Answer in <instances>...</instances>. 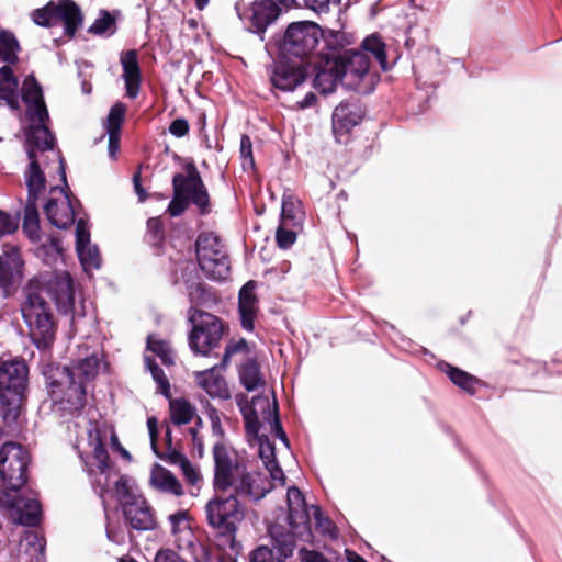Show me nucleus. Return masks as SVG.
I'll list each match as a JSON object with an SVG mask.
<instances>
[{"mask_svg":"<svg viewBox=\"0 0 562 562\" xmlns=\"http://www.w3.org/2000/svg\"><path fill=\"white\" fill-rule=\"evenodd\" d=\"M214 488L216 495L205 505L206 520L216 530V546L229 559L240 552L236 540L246 515L245 501L258 502L272 488L265 473L249 469L236 451L217 445L214 451Z\"/></svg>","mask_w":562,"mask_h":562,"instance_id":"1","label":"nucleus"},{"mask_svg":"<svg viewBox=\"0 0 562 562\" xmlns=\"http://www.w3.org/2000/svg\"><path fill=\"white\" fill-rule=\"evenodd\" d=\"M29 451L20 443L5 442L0 449V508L14 524L35 526L41 504L33 492L23 491L27 480Z\"/></svg>","mask_w":562,"mask_h":562,"instance_id":"2","label":"nucleus"},{"mask_svg":"<svg viewBox=\"0 0 562 562\" xmlns=\"http://www.w3.org/2000/svg\"><path fill=\"white\" fill-rule=\"evenodd\" d=\"M241 411L247 435L257 440L259 445V456L271 480L283 485L285 475L276 461L274 447L267 436H259L261 422H263L269 425L270 431L274 434L277 438L281 439L286 447L289 446V440L278 416L277 402L274 400L271 402L268 396H255L251 404L244 407Z\"/></svg>","mask_w":562,"mask_h":562,"instance_id":"3","label":"nucleus"},{"mask_svg":"<svg viewBox=\"0 0 562 562\" xmlns=\"http://www.w3.org/2000/svg\"><path fill=\"white\" fill-rule=\"evenodd\" d=\"M24 292L25 300L21 305V312L29 327L30 337L38 349L49 348L55 339V324L44 294L43 282L38 279L31 280Z\"/></svg>","mask_w":562,"mask_h":562,"instance_id":"4","label":"nucleus"},{"mask_svg":"<svg viewBox=\"0 0 562 562\" xmlns=\"http://www.w3.org/2000/svg\"><path fill=\"white\" fill-rule=\"evenodd\" d=\"M88 445L91 448L92 458L95 461V469L82 454H80V458L88 475L92 479V484L100 488L99 494L102 497L108 491L112 475L106 451L108 445H111L115 450H122L125 456H128V453L121 447L114 428L105 422L90 424L88 429Z\"/></svg>","mask_w":562,"mask_h":562,"instance_id":"5","label":"nucleus"},{"mask_svg":"<svg viewBox=\"0 0 562 562\" xmlns=\"http://www.w3.org/2000/svg\"><path fill=\"white\" fill-rule=\"evenodd\" d=\"M369 53L381 65L382 69H386L385 45L378 35H370L363 40L361 50H349L345 58L339 60L346 86L358 91H364L360 83L369 76Z\"/></svg>","mask_w":562,"mask_h":562,"instance_id":"6","label":"nucleus"},{"mask_svg":"<svg viewBox=\"0 0 562 562\" xmlns=\"http://www.w3.org/2000/svg\"><path fill=\"white\" fill-rule=\"evenodd\" d=\"M184 171V173L173 176V198L168 206L169 214L171 216L181 215L189 203L196 205L202 214L209 213V194L196 167L193 164H188Z\"/></svg>","mask_w":562,"mask_h":562,"instance_id":"7","label":"nucleus"},{"mask_svg":"<svg viewBox=\"0 0 562 562\" xmlns=\"http://www.w3.org/2000/svg\"><path fill=\"white\" fill-rule=\"evenodd\" d=\"M53 402L61 411L74 414L83 408L87 396V384L67 373L66 367L55 366L44 372Z\"/></svg>","mask_w":562,"mask_h":562,"instance_id":"8","label":"nucleus"},{"mask_svg":"<svg viewBox=\"0 0 562 562\" xmlns=\"http://www.w3.org/2000/svg\"><path fill=\"white\" fill-rule=\"evenodd\" d=\"M115 495L128 525L136 530H151L156 526L153 508L130 480L122 475L115 481Z\"/></svg>","mask_w":562,"mask_h":562,"instance_id":"9","label":"nucleus"},{"mask_svg":"<svg viewBox=\"0 0 562 562\" xmlns=\"http://www.w3.org/2000/svg\"><path fill=\"white\" fill-rule=\"evenodd\" d=\"M201 270L213 280H225L229 274V260L225 246L213 233H202L195 243Z\"/></svg>","mask_w":562,"mask_h":562,"instance_id":"10","label":"nucleus"},{"mask_svg":"<svg viewBox=\"0 0 562 562\" xmlns=\"http://www.w3.org/2000/svg\"><path fill=\"white\" fill-rule=\"evenodd\" d=\"M33 125L30 127L27 133V157L30 160L29 167L24 172V179L26 180L27 173L31 171L32 167H35V170L43 179V183H45V176L42 170V165H44L45 160L52 156L59 164V169L61 171L63 179H65V170L63 165V159L59 154L53 150L54 147V136L45 125L46 121L40 122L38 120H31Z\"/></svg>","mask_w":562,"mask_h":562,"instance_id":"11","label":"nucleus"},{"mask_svg":"<svg viewBox=\"0 0 562 562\" xmlns=\"http://www.w3.org/2000/svg\"><path fill=\"white\" fill-rule=\"evenodd\" d=\"M192 330L189 336L191 349L201 355H207L215 348L223 335V324L214 315L191 307L188 312Z\"/></svg>","mask_w":562,"mask_h":562,"instance_id":"12","label":"nucleus"},{"mask_svg":"<svg viewBox=\"0 0 562 562\" xmlns=\"http://www.w3.org/2000/svg\"><path fill=\"white\" fill-rule=\"evenodd\" d=\"M33 21L41 26L63 24L65 33L72 36L82 23L78 5L71 0L49 1L32 13Z\"/></svg>","mask_w":562,"mask_h":562,"instance_id":"13","label":"nucleus"},{"mask_svg":"<svg viewBox=\"0 0 562 562\" xmlns=\"http://www.w3.org/2000/svg\"><path fill=\"white\" fill-rule=\"evenodd\" d=\"M43 286L45 289L44 294L54 300L60 313L72 315V323L76 317L85 315L83 303H77L74 281L68 272L54 273L43 283Z\"/></svg>","mask_w":562,"mask_h":562,"instance_id":"14","label":"nucleus"},{"mask_svg":"<svg viewBox=\"0 0 562 562\" xmlns=\"http://www.w3.org/2000/svg\"><path fill=\"white\" fill-rule=\"evenodd\" d=\"M321 36L322 31L316 23L294 22L285 31L282 50L284 54L303 58L316 48Z\"/></svg>","mask_w":562,"mask_h":562,"instance_id":"15","label":"nucleus"},{"mask_svg":"<svg viewBox=\"0 0 562 562\" xmlns=\"http://www.w3.org/2000/svg\"><path fill=\"white\" fill-rule=\"evenodd\" d=\"M27 367L22 360L0 362V398L7 405L20 404L26 387Z\"/></svg>","mask_w":562,"mask_h":562,"instance_id":"16","label":"nucleus"},{"mask_svg":"<svg viewBox=\"0 0 562 562\" xmlns=\"http://www.w3.org/2000/svg\"><path fill=\"white\" fill-rule=\"evenodd\" d=\"M235 10L240 20L249 23V27L257 33L266 31L279 15V8L272 0H239L235 4Z\"/></svg>","mask_w":562,"mask_h":562,"instance_id":"17","label":"nucleus"},{"mask_svg":"<svg viewBox=\"0 0 562 562\" xmlns=\"http://www.w3.org/2000/svg\"><path fill=\"white\" fill-rule=\"evenodd\" d=\"M153 356H157L162 364L169 367L173 364V352L167 341L158 339L155 336H148L147 348L144 356L145 366L150 371L160 393L168 396L170 389L169 381L164 370L155 362Z\"/></svg>","mask_w":562,"mask_h":562,"instance_id":"18","label":"nucleus"},{"mask_svg":"<svg viewBox=\"0 0 562 562\" xmlns=\"http://www.w3.org/2000/svg\"><path fill=\"white\" fill-rule=\"evenodd\" d=\"M27 201L24 209L23 231L32 241L41 240L40 220L36 209L38 195L45 189L43 179L33 166L26 176Z\"/></svg>","mask_w":562,"mask_h":562,"instance_id":"19","label":"nucleus"},{"mask_svg":"<svg viewBox=\"0 0 562 562\" xmlns=\"http://www.w3.org/2000/svg\"><path fill=\"white\" fill-rule=\"evenodd\" d=\"M45 214L52 225L67 228L75 221V209L70 196L60 188L50 189L49 198L44 205Z\"/></svg>","mask_w":562,"mask_h":562,"instance_id":"20","label":"nucleus"},{"mask_svg":"<svg viewBox=\"0 0 562 562\" xmlns=\"http://www.w3.org/2000/svg\"><path fill=\"white\" fill-rule=\"evenodd\" d=\"M23 260L16 247H7L0 255V288L4 296L11 295L22 280Z\"/></svg>","mask_w":562,"mask_h":562,"instance_id":"21","label":"nucleus"},{"mask_svg":"<svg viewBox=\"0 0 562 562\" xmlns=\"http://www.w3.org/2000/svg\"><path fill=\"white\" fill-rule=\"evenodd\" d=\"M76 250L81 266L86 272L99 269L101 257L99 249L90 241V231L83 220H79L76 226Z\"/></svg>","mask_w":562,"mask_h":562,"instance_id":"22","label":"nucleus"},{"mask_svg":"<svg viewBox=\"0 0 562 562\" xmlns=\"http://www.w3.org/2000/svg\"><path fill=\"white\" fill-rule=\"evenodd\" d=\"M23 101L27 105V114L31 120L47 121L48 111L44 103L43 92L33 76H27L21 89Z\"/></svg>","mask_w":562,"mask_h":562,"instance_id":"23","label":"nucleus"},{"mask_svg":"<svg viewBox=\"0 0 562 562\" xmlns=\"http://www.w3.org/2000/svg\"><path fill=\"white\" fill-rule=\"evenodd\" d=\"M101 366V357L95 351H90L88 348L80 350L77 360L67 368V373H70L77 380H83L88 385L98 374Z\"/></svg>","mask_w":562,"mask_h":562,"instance_id":"24","label":"nucleus"},{"mask_svg":"<svg viewBox=\"0 0 562 562\" xmlns=\"http://www.w3.org/2000/svg\"><path fill=\"white\" fill-rule=\"evenodd\" d=\"M306 79L305 70L299 65L279 63L271 76V82L280 90L292 91Z\"/></svg>","mask_w":562,"mask_h":562,"instance_id":"25","label":"nucleus"},{"mask_svg":"<svg viewBox=\"0 0 562 562\" xmlns=\"http://www.w3.org/2000/svg\"><path fill=\"white\" fill-rule=\"evenodd\" d=\"M195 382L211 397L228 398L229 391L225 379L220 373V366L194 372Z\"/></svg>","mask_w":562,"mask_h":562,"instance_id":"26","label":"nucleus"},{"mask_svg":"<svg viewBox=\"0 0 562 562\" xmlns=\"http://www.w3.org/2000/svg\"><path fill=\"white\" fill-rule=\"evenodd\" d=\"M256 283L247 282L239 291L238 310L244 329L251 331L258 313V300L255 294Z\"/></svg>","mask_w":562,"mask_h":562,"instance_id":"27","label":"nucleus"},{"mask_svg":"<svg viewBox=\"0 0 562 562\" xmlns=\"http://www.w3.org/2000/svg\"><path fill=\"white\" fill-rule=\"evenodd\" d=\"M120 61L123 68V79L125 82L126 95L131 99H134L138 94L140 85L138 54L134 49L122 53Z\"/></svg>","mask_w":562,"mask_h":562,"instance_id":"28","label":"nucleus"},{"mask_svg":"<svg viewBox=\"0 0 562 562\" xmlns=\"http://www.w3.org/2000/svg\"><path fill=\"white\" fill-rule=\"evenodd\" d=\"M44 539L35 531H25L19 543L18 562H43Z\"/></svg>","mask_w":562,"mask_h":562,"instance_id":"29","label":"nucleus"},{"mask_svg":"<svg viewBox=\"0 0 562 562\" xmlns=\"http://www.w3.org/2000/svg\"><path fill=\"white\" fill-rule=\"evenodd\" d=\"M149 484L156 491L173 496H181L184 493L179 480L160 464H155L153 467Z\"/></svg>","mask_w":562,"mask_h":562,"instance_id":"30","label":"nucleus"},{"mask_svg":"<svg viewBox=\"0 0 562 562\" xmlns=\"http://www.w3.org/2000/svg\"><path fill=\"white\" fill-rule=\"evenodd\" d=\"M338 82L345 85L339 60L327 61L326 67L319 70L314 79L315 87L325 94L334 92Z\"/></svg>","mask_w":562,"mask_h":562,"instance_id":"31","label":"nucleus"},{"mask_svg":"<svg viewBox=\"0 0 562 562\" xmlns=\"http://www.w3.org/2000/svg\"><path fill=\"white\" fill-rule=\"evenodd\" d=\"M19 97V81L11 65L0 66V99L4 100L11 109H18Z\"/></svg>","mask_w":562,"mask_h":562,"instance_id":"32","label":"nucleus"},{"mask_svg":"<svg viewBox=\"0 0 562 562\" xmlns=\"http://www.w3.org/2000/svg\"><path fill=\"white\" fill-rule=\"evenodd\" d=\"M171 533L178 548H186L192 544L193 532L189 521V515L184 510H179L168 517Z\"/></svg>","mask_w":562,"mask_h":562,"instance_id":"33","label":"nucleus"},{"mask_svg":"<svg viewBox=\"0 0 562 562\" xmlns=\"http://www.w3.org/2000/svg\"><path fill=\"white\" fill-rule=\"evenodd\" d=\"M289 522L292 527L305 524L308 520V513L302 492L295 487H289L286 493Z\"/></svg>","mask_w":562,"mask_h":562,"instance_id":"34","label":"nucleus"},{"mask_svg":"<svg viewBox=\"0 0 562 562\" xmlns=\"http://www.w3.org/2000/svg\"><path fill=\"white\" fill-rule=\"evenodd\" d=\"M361 121V114L357 106L339 104L333 113L334 132H347Z\"/></svg>","mask_w":562,"mask_h":562,"instance_id":"35","label":"nucleus"},{"mask_svg":"<svg viewBox=\"0 0 562 562\" xmlns=\"http://www.w3.org/2000/svg\"><path fill=\"white\" fill-rule=\"evenodd\" d=\"M303 216L302 205L291 192H285L282 198L281 222L297 226Z\"/></svg>","mask_w":562,"mask_h":562,"instance_id":"36","label":"nucleus"},{"mask_svg":"<svg viewBox=\"0 0 562 562\" xmlns=\"http://www.w3.org/2000/svg\"><path fill=\"white\" fill-rule=\"evenodd\" d=\"M20 50L15 36L8 31H0V65H13L18 61Z\"/></svg>","mask_w":562,"mask_h":562,"instance_id":"37","label":"nucleus"},{"mask_svg":"<svg viewBox=\"0 0 562 562\" xmlns=\"http://www.w3.org/2000/svg\"><path fill=\"white\" fill-rule=\"evenodd\" d=\"M170 417L173 424L183 425L191 422L195 408L186 400L176 398L170 401Z\"/></svg>","mask_w":562,"mask_h":562,"instance_id":"38","label":"nucleus"},{"mask_svg":"<svg viewBox=\"0 0 562 562\" xmlns=\"http://www.w3.org/2000/svg\"><path fill=\"white\" fill-rule=\"evenodd\" d=\"M239 376L243 385L248 391H254L263 383L259 366L254 360H248L241 366Z\"/></svg>","mask_w":562,"mask_h":562,"instance_id":"39","label":"nucleus"},{"mask_svg":"<svg viewBox=\"0 0 562 562\" xmlns=\"http://www.w3.org/2000/svg\"><path fill=\"white\" fill-rule=\"evenodd\" d=\"M443 370L456 385L471 394L475 392V384L477 383L475 378L450 364H445Z\"/></svg>","mask_w":562,"mask_h":562,"instance_id":"40","label":"nucleus"},{"mask_svg":"<svg viewBox=\"0 0 562 562\" xmlns=\"http://www.w3.org/2000/svg\"><path fill=\"white\" fill-rule=\"evenodd\" d=\"M206 414L211 422L212 434L216 438V441L213 445V452L215 451V447L217 445L224 447L228 451H235L234 449L228 447L224 441L225 432H224V429L221 424V416H220L218 411L212 406H209L206 408Z\"/></svg>","mask_w":562,"mask_h":562,"instance_id":"41","label":"nucleus"},{"mask_svg":"<svg viewBox=\"0 0 562 562\" xmlns=\"http://www.w3.org/2000/svg\"><path fill=\"white\" fill-rule=\"evenodd\" d=\"M125 112L126 106L122 103H116L111 108L106 122V133H120Z\"/></svg>","mask_w":562,"mask_h":562,"instance_id":"42","label":"nucleus"},{"mask_svg":"<svg viewBox=\"0 0 562 562\" xmlns=\"http://www.w3.org/2000/svg\"><path fill=\"white\" fill-rule=\"evenodd\" d=\"M289 224H283L281 222L276 234L277 244L283 249L291 247L296 240V234L293 231L285 228Z\"/></svg>","mask_w":562,"mask_h":562,"instance_id":"43","label":"nucleus"},{"mask_svg":"<svg viewBox=\"0 0 562 562\" xmlns=\"http://www.w3.org/2000/svg\"><path fill=\"white\" fill-rule=\"evenodd\" d=\"M113 25V18L108 12H103L102 15L93 22L89 31L101 35L106 33Z\"/></svg>","mask_w":562,"mask_h":562,"instance_id":"44","label":"nucleus"},{"mask_svg":"<svg viewBox=\"0 0 562 562\" xmlns=\"http://www.w3.org/2000/svg\"><path fill=\"white\" fill-rule=\"evenodd\" d=\"M250 562H280V558L268 547H258L252 551Z\"/></svg>","mask_w":562,"mask_h":562,"instance_id":"45","label":"nucleus"},{"mask_svg":"<svg viewBox=\"0 0 562 562\" xmlns=\"http://www.w3.org/2000/svg\"><path fill=\"white\" fill-rule=\"evenodd\" d=\"M179 459L180 468L188 482L191 484L198 483L200 480V473L196 468L187 458L180 456Z\"/></svg>","mask_w":562,"mask_h":562,"instance_id":"46","label":"nucleus"},{"mask_svg":"<svg viewBox=\"0 0 562 562\" xmlns=\"http://www.w3.org/2000/svg\"><path fill=\"white\" fill-rule=\"evenodd\" d=\"M240 156L244 159V168L254 166L252 143L248 135H243L240 139Z\"/></svg>","mask_w":562,"mask_h":562,"instance_id":"47","label":"nucleus"},{"mask_svg":"<svg viewBox=\"0 0 562 562\" xmlns=\"http://www.w3.org/2000/svg\"><path fill=\"white\" fill-rule=\"evenodd\" d=\"M306 8L317 12H328L330 5H336L340 0H303Z\"/></svg>","mask_w":562,"mask_h":562,"instance_id":"48","label":"nucleus"},{"mask_svg":"<svg viewBox=\"0 0 562 562\" xmlns=\"http://www.w3.org/2000/svg\"><path fill=\"white\" fill-rule=\"evenodd\" d=\"M18 227V221L5 212H0V235L12 234Z\"/></svg>","mask_w":562,"mask_h":562,"instance_id":"49","label":"nucleus"},{"mask_svg":"<svg viewBox=\"0 0 562 562\" xmlns=\"http://www.w3.org/2000/svg\"><path fill=\"white\" fill-rule=\"evenodd\" d=\"M247 347V342L245 339H239L238 341L236 342H231L226 346V349H225V353L223 356V363L221 367L225 366L226 362L228 361V359L237 353V352H240L243 350H245Z\"/></svg>","mask_w":562,"mask_h":562,"instance_id":"50","label":"nucleus"},{"mask_svg":"<svg viewBox=\"0 0 562 562\" xmlns=\"http://www.w3.org/2000/svg\"><path fill=\"white\" fill-rule=\"evenodd\" d=\"M169 132L176 137H182L189 132V123L184 119H177L169 125Z\"/></svg>","mask_w":562,"mask_h":562,"instance_id":"51","label":"nucleus"},{"mask_svg":"<svg viewBox=\"0 0 562 562\" xmlns=\"http://www.w3.org/2000/svg\"><path fill=\"white\" fill-rule=\"evenodd\" d=\"M147 427H148V432H149V437H150L151 449L157 456H159V452L157 449L158 422H157L156 417H149L147 419Z\"/></svg>","mask_w":562,"mask_h":562,"instance_id":"52","label":"nucleus"},{"mask_svg":"<svg viewBox=\"0 0 562 562\" xmlns=\"http://www.w3.org/2000/svg\"><path fill=\"white\" fill-rule=\"evenodd\" d=\"M299 557L301 562H329L323 554L305 549L300 550Z\"/></svg>","mask_w":562,"mask_h":562,"instance_id":"53","label":"nucleus"},{"mask_svg":"<svg viewBox=\"0 0 562 562\" xmlns=\"http://www.w3.org/2000/svg\"><path fill=\"white\" fill-rule=\"evenodd\" d=\"M155 562H187L172 550H160L155 557Z\"/></svg>","mask_w":562,"mask_h":562,"instance_id":"54","label":"nucleus"},{"mask_svg":"<svg viewBox=\"0 0 562 562\" xmlns=\"http://www.w3.org/2000/svg\"><path fill=\"white\" fill-rule=\"evenodd\" d=\"M109 135V156L115 159L116 151L119 150L120 133H108Z\"/></svg>","mask_w":562,"mask_h":562,"instance_id":"55","label":"nucleus"},{"mask_svg":"<svg viewBox=\"0 0 562 562\" xmlns=\"http://www.w3.org/2000/svg\"><path fill=\"white\" fill-rule=\"evenodd\" d=\"M204 295V289L203 286L198 283L195 285H192L189 291V299L191 303L199 304Z\"/></svg>","mask_w":562,"mask_h":562,"instance_id":"56","label":"nucleus"},{"mask_svg":"<svg viewBox=\"0 0 562 562\" xmlns=\"http://www.w3.org/2000/svg\"><path fill=\"white\" fill-rule=\"evenodd\" d=\"M316 102V95L313 92H308L303 100L296 102L297 109H306L313 106Z\"/></svg>","mask_w":562,"mask_h":562,"instance_id":"57","label":"nucleus"},{"mask_svg":"<svg viewBox=\"0 0 562 562\" xmlns=\"http://www.w3.org/2000/svg\"><path fill=\"white\" fill-rule=\"evenodd\" d=\"M133 183L136 194L138 195V199L140 202L145 201L146 195L144 192V189L140 186V175L139 172L135 173L133 177Z\"/></svg>","mask_w":562,"mask_h":562,"instance_id":"58","label":"nucleus"},{"mask_svg":"<svg viewBox=\"0 0 562 562\" xmlns=\"http://www.w3.org/2000/svg\"><path fill=\"white\" fill-rule=\"evenodd\" d=\"M190 434L192 436V442L195 449H198L199 454L202 456L203 453V443L201 438L198 435V430L195 428L190 429Z\"/></svg>","mask_w":562,"mask_h":562,"instance_id":"59","label":"nucleus"},{"mask_svg":"<svg viewBox=\"0 0 562 562\" xmlns=\"http://www.w3.org/2000/svg\"><path fill=\"white\" fill-rule=\"evenodd\" d=\"M106 535H108L109 540H111L113 542L121 543L123 541V535H121L119 532H114L110 528H108Z\"/></svg>","mask_w":562,"mask_h":562,"instance_id":"60","label":"nucleus"},{"mask_svg":"<svg viewBox=\"0 0 562 562\" xmlns=\"http://www.w3.org/2000/svg\"><path fill=\"white\" fill-rule=\"evenodd\" d=\"M349 562H367L363 558L353 552H349Z\"/></svg>","mask_w":562,"mask_h":562,"instance_id":"61","label":"nucleus"},{"mask_svg":"<svg viewBox=\"0 0 562 562\" xmlns=\"http://www.w3.org/2000/svg\"><path fill=\"white\" fill-rule=\"evenodd\" d=\"M158 220L157 218H150L148 220V226L149 228L154 229V228H158Z\"/></svg>","mask_w":562,"mask_h":562,"instance_id":"62","label":"nucleus"},{"mask_svg":"<svg viewBox=\"0 0 562 562\" xmlns=\"http://www.w3.org/2000/svg\"><path fill=\"white\" fill-rule=\"evenodd\" d=\"M50 243H52V247H53L55 250L59 251V249H60V248H59V241H58V239H56V238H52V239H50Z\"/></svg>","mask_w":562,"mask_h":562,"instance_id":"63","label":"nucleus"},{"mask_svg":"<svg viewBox=\"0 0 562 562\" xmlns=\"http://www.w3.org/2000/svg\"><path fill=\"white\" fill-rule=\"evenodd\" d=\"M195 1H196V5L199 9L204 8L209 3V0H195Z\"/></svg>","mask_w":562,"mask_h":562,"instance_id":"64","label":"nucleus"}]
</instances>
